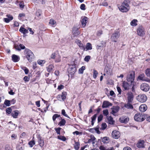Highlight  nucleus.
<instances>
[{"mask_svg":"<svg viewBox=\"0 0 150 150\" xmlns=\"http://www.w3.org/2000/svg\"><path fill=\"white\" fill-rule=\"evenodd\" d=\"M130 3V0H124L122 3L121 5L118 6V8L120 11L122 12H127L130 9L129 4Z\"/></svg>","mask_w":150,"mask_h":150,"instance_id":"f257e3e1","label":"nucleus"},{"mask_svg":"<svg viewBox=\"0 0 150 150\" xmlns=\"http://www.w3.org/2000/svg\"><path fill=\"white\" fill-rule=\"evenodd\" d=\"M24 54L28 60L31 62L34 57V54L32 52L28 49H25L24 51Z\"/></svg>","mask_w":150,"mask_h":150,"instance_id":"f03ea898","label":"nucleus"},{"mask_svg":"<svg viewBox=\"0 0 150 150\" xmlns=\"http://www.w3.org/2000/svg\"><path fill=\"white\" fill-rule=\"evenodd\" d=\"M134 79V72H133L128 75L127 76V80L128 82L131 83V84L134 85L133 83Z\"/></svg>","mask_w":150,"mask_h":150,"instance_id":"7ed1b4c3","label":"nucleus"},{"mask_svg":"<svg viewBox=\"0 0 150 150\" xmlns=\"http://www.w3.org/2000/svg\"><path fill=\"white\" fill-rule=\"evenodd\" d=\"M137 99L139 101L144 103L147 100V97L145 95L141 94L137 97Z\"/></svg>","mask_w":150,"mask_h":150,"instance_id":"20e7f679","label":"nucleus"},{"mask_svg":"<svg viewBox=\"0 0 150 150\" xmlns=\"http://www.w3.org/2000/svg\"><path fill=\"white\" fill-rule=\"evenodd\" d=\"M145 33L144 29L143 26H140L137 28V33L138 35L143 36L144 35Z\"/></svg>","mask_w":150,"mask_h":150,"instance_id":"39448f33","label":"nucleus"},{"mask_svg":"<svg viewBox=\"0 0 150 150\" xmlns=\"http://www.w3.org/2000/svg\"><path fill=\"white\" fill-rule=\"evenodd\" d=\"M144 116L142 114H137L134 116L135 120L138 122H142L144 120Z\"/></svg>","mask_w":150,"mask_h":150,"instance_id":"423d86ee","label":"nucleus"},{"mask_svg":"<svg viewBox=\"0 0 150 150\" xmlns=\"http://www.w3.org/2000/svg\"><path fill=\"white\" fill-rule=\"evenodd\" d=\"M120 33L118 31L115 32L112 35L111 38L112 41L117 42V40L120 36Z\"/></svg>","mask_w":150,"mask_h":150,"instance_id":"0eeeda50","label":"nucleus"},{"mask_svg":"<svg viewBox=\"0 0 150 150\" xmlns=\"http://www.w3.org/2000/svg\"><path fill=\"white\" fill-rule=\"evenodd\" d=\"M149 86L146 83H143L140 86V88L144 91H148L149 90Z\"/></svg>","mask_w":150,"mask_h":150,"instance_id":"6e6552de","label":"nucleus"},{"mask_svg":"<svg viewBox=\"0 0 150 150\" xmlns=\"http://www.w3.org/2000/svg\"><path fill=\"white\" fill-rule=\"evenodd\" d=\"M120 133L119 131L116 130L113 131L112 133V137L115 139H117L120 137Z\"/></svg>","mask_w":150,"mask_h":150,"instance_id":"1a4fd4ad","label":"nucleus"},{"mask_svg":"<svg viewBox=\"0 0 150 150\" xmlns=\"http://www.w3.org/2000/svg\"><path fill=\"white\" fill-rule=\"evenodd\" d=\"M132 84H131L129 82L127 83L125 81H124L122 83V86L125 90H128L129 89Z\"/></svg>","mask_w":150,"mask_h":150,"instance_id":"9d476101","label":"nucleus"},{"mask_svg":"<svg viewBox=\"0 0 150 150\" xmlns=\"http://www.w3.org/2000/svg\"><path fill=\"white\" fill-rule=\"evenodd\" d=\"M67 95V93L65 92H63L62 94L58 95L57 96V98L58 100H61L64 101L66 99Z\"/></svg>","mask_w":150,"mask_h":150,"instance_id":"9b49d317","label":"nucleus"},{"mask_svg":"<svg viewBox=\"0 0 150 150\" xmlns=\"http://www.w3.org/2000/svg\"><path fill=\"white\" fill-rule=\"evenodd\" d=\"M127 99L128 102L131 103L133 99L134 96L133 94L131 92H129L127 94Z\"/></svg>","mask_w":150,"mask_h":150,"instance_id":"f8f14e48","label":"nucleus"},{"mask_svg":"<svg viewBox=\"0 0 150 150\" xmlns=\"http://www.w3.org/2000/svg\"><path fill=\"white\" fill-rule=\"evenodd\" d=\"M112 104L111 103L107 101H104L103 103L102 108H105L108 107L109 106H111Z\"/></svg>","mask_w":150,"mask_h":150,"instance_id":"ddd939ff","label":"nucleus"},{"mask_svg":"<svg viewBox=\"0 0 150 150\" xmlns=\"http://www.w3.org/2000/svg\"><path fill=\"white\" fill-rule=\"evenodd\" d=\"M129 118L128 117H122L119 119L120 121L121 122L126 123L129 121Z\"/></svg>","mask_w":150,"mask_h":150,"instance_id":"4468645a","label":"nucleus"},{"mask_svg":"<svg viewBox=\"0 0 150 150\" xmlns=\"http://www.w3.org/2000/svg\"><path fill=\"white\" fill-rule=\"evenodd\" d=\"M72 33L74 36H77L80 34V32L78 29L76 27H74L72 29Z\"/></svg>","mask_w":150,"mask_h":150,"instance_id":"2eb2a0df","label":"nucleus"},{"mask_svg":"<svg viewBox=\"0 0 150 150\" xmlns=\"http://www.w3.org/2000/svg\"><path fill=\"white\" fill-rule=\"evenodd\" d=\"M144 142L143 140L139 141L137 144V146L139 148H142L144 147Z\"/></svg>","mask_w":150,"mask_h":150,"instance_id":"dca6fc26","label":"nucleus"},{"mask_svg":"<svg viewBox=\"0 0 150 150\" xmlns=\"http://www.w3.org/2000/svg\"><path fill=\"white\" fill-rule=\"evenodd\" d=\"M147 109V106L146 105L143 104L141 105L139 107V110L141 112L145 111Z\"/></svg>","mask_w":150,"mask_h":150,"instance_id":"f3484780","label":"nucleus"},{"mask_svg":"<svg viewBox=\"0 0 150 150\" xmlns=\"http://www.w3.org/2000/svg\"><path fill=\"white\" fill-rule=\"evenodd\" d=\"M88 18L85 17H84L81 20V24L82 27L84 28L86 25V23H87Z\"/></svg>","mask_w":150,"mask_h":150,"instance_id":"a211bd4d","label":"nucleus"},{"mask_svg":"<svg viewBox=\"0 0 150 150\" xmlns=\"http://www.w3.org/2000/svg\"><path fill=\"white\" fill-rule=\"evenodd\" d=\"M111 109L112 110V111L111 113L114 115L115 113L118 112L119 108L117 107H114L113 108H111Z\"/></svg>","mask_w":150,"mask_h":150,"instance_id":"6ab92c4d","label":"nucleus"},{"mask_svg":"<svg viewBox=\"0 0 150 150\" xmlns=\"http://www.w3.org/2000/svg\"><path fill=\"white\" fill-rule=\"evenodd\" d=\"M12 60L14 62H17L19 60V57L15 54H13L12 55Z\"/></svg>","mask_w":150,"mask_h":150,"instance_id":"aec40b11","label":"nucleus"},{"mask_svg":"<svg viewBox=\"0 0 150 150\" xmlns=\"http://www.w3.org/2000/svg\"><path fill=\"white\" fill-rule=\"evenodd\" d=\"M77 44L81 49L83 50H85V45L81 43L80 41L79 40L77 42Z\"/></svg>","mask_w":150,"mask_h":150,"instance_id":"412c9836","label":"nucleus"},{"mask_svg":"<svg viewBox=\"0 0 150 150\" xmlns=\"http://www.w3.org/2000/svg\"><path fill=\"white\" fill-rule=\"evenodd\" d=\"M19 112L18 110H15L12 112L11 115L14 118H17L19 114Z\"/></svg>","mask_w":150,"mask_h":150,"instance_id":"4be33fe9","label":"nucleus"},{"mask_svg":"<svg viewBox=\"0 0 150 150\" xmlns=\"http://www.w3.org/2000/svg\"><path fill=\"white\" fill-rule=\"evenodd\" d=\"M75 68H71L69 70V72L71 76L74 75L76 72Z\"/></svg>","mask_w":150,"mask_h":150,"instance_id":"5701e85b","label":"nucleus"},{"mask_svg":"<svg viewBox=\"0 0 150 150\" xmlns=\"http://www.w3.org/2000/svg\"><path fill=\"white\" fill-rule=\"evenodd\" d=\"M19 31L24 34L28 33V30L22 27H21Z\"/></svg>","mask_w":150,"mask_h":150,"instance_id":"b1692460","label":"nucleus"},{"mask_svg":"<svg viewBox=\"0 0 150 150\" xmlns=\"http://www.w3.org/2000/svg\"><path fill=\"white\" fill-rule=\"evenodd\" d=\"M99 149L100 150H114L113 147L106 148L103 146H100L99 147Z\"/></svg>","mask_w":150,"mask_h":150,"instance_id":"393cba45","label":"nucleus"},{"mask_svg":"<svg viewBox=\"0 0 150 150\" xmlns=\"http://www.w3.org/2000/svg\"><path fill=\"white\" fill-rule=\"evenodd\" d=\"M138 80L142 81H146V78L144 74L140 75L137 78Z\"/></svg>","mask_w":150,"mask_h":150,"instance_id":"a878e982","label":"nucleus"},{"mask_svg":"<svg viewBox=\"0 0 150 150\" xmlns=\"http://www.w3.org/2000/svg\"><path fill=\"white\" fill-rule=\"evenodd\" d=\"M107 119L108 123L110 124H114V121L113 120V118L111 116L107 117Z\"/></svg>","mask_w":150,"mask_h":150,"instance_id":"bb28decb","label":"nucleus"},{"mask_svg":"<svg viewBox=\"0 0 150 150\" xmlns=\"http://www.w3.org/2000/svg\"><path fill=\"white\" fill-rule=\"evenodd\" d=\"M85 48L86 49V50H91L92 49L91 44L89 42L87 43Z\"/></svg>","mask_w":150,"mask_h":150,"instance_id":"cd10ccee","label":"nucleus"},{"mask_svg":"<svg viewBox=\"0 0 150 150\" xmlns=\"http://www.w3.org/2000/svg\"><path fill=\"white\" fill-rule=\"evenodd\" d=\"M137 21L136 19H133L130 23V25L132 26H136L137 25Z\"/></svg>","mask_w":150,"mask_h":150,"instance_id":"c85d7f7f","label":"nucleus"},{"mask_svg":"<svg viewBox=\"0 0 150 150\" xmlns=\"http://www.w3.org/2000/svg\"><path fill=\"white\" fill-rule=\"evenodd\" d=\"M54 68V67L53 65H49L48 67H47V71L48 72H50L52 71Z\"/></svg>","mask_w":150,"mask_h":150,"instance_id":"c756f323","label":"nucleus"},{"mask_svg":"<svg viewBox=\"0 0 150 150\" xmlns=\"http://www.w3.org/2000/svg\"><path fill=\"white\" fill-rule=\"evenodd\" d=\"M66 123L65 120L64 119H62L61 121L59 122L58 125L60 126L64 125Z\"/></svg>","mask_w":150,"mask_h":150,"instance_id":"7c9ffc66","label":"nucleus"},{"mask_svg":"<svg viewBox=\"0 0 150 150\" xmlns=\"http://www.w3.org/2000/svg\"><path fill=\"white\" fill-rule=\"evenodd\" d=\"M75 144L74 145V148L76 150H78L79 148L80 144L79 142H76L75 141Z\"/></svg>","mask_w":150,"mask_h":150,"instance_id":"2f4dec72","label":"nucleus"},{"mask_svg":"<svg viewBox=\"0 0 150 150\" xmlns=\"http://www.w3.org/2000/svg\"><path fill=\"white\" fill-rule=\"evenodd\" d=\"M130 103H129L128 102V103L125 104V106L128 109H132L133 107L132 105Z\"/></svg>","mask_w":150,"mask_h":150,"instance_id":"473e14b6","label":"nucleus"},{"mask_svg":"<svg viewBox=\"0 0 150 150\" xmlns=\"http://www.w3.org/2000/svg\"><path fill=\"white\" fill-rule=\"evenodd\" d=\"M38 143L39 145L41 147H42L44 145V141L40 138H39Z\"/></svg>","mask_w":150,"mask_h":150,"instance_id":"72a5a7b5","label":"nucleus"},{"mask_svg":"<svg viewBox=\"0 0 150 150\" xmlns=\"http://www.w3.org/2000/svg\"><path fill=\"white\" fill-rule=\"evenodd\" d=\"M57 138L63 141H65L66 140V138L65 137L61 135L58 136Z\"/></svg>","mask_w":150,"mask_h":150,"instance_id":"f704fd0d","label":"nucleus"},{"mask_svg":"<svg viewBox=\"0 0 150 150\" xmlns=\"http://www.w3.org/2000/svg\"><path fill=\"white\" fill-rule=\"evenodd\" d=\"M109 139L107 137H104L102 139V141L104 143H107L108 142Z\"/></svg>","mask_w":150,"mask_h":150,"instance_id":"c9c22d12","label":"nucleus"},{"mask_svg":"<svg viewBox=\"0 0 150 150\" xmlns=\"http://www.w3.org/2000/svg\"><path fill=\"white\" fill-rule=\"evenodd\" d=\"M85 67L84 66H82L81 68H80L79 70V73L82 74L83 73V71L85 69Z\"/></svg>","mask_w":150,"mask_h":150,"instance_id":"e433bc0d","label":"nucleus"},{"mask_svg":"<svg viewBox=\"0 0 150 150\" xmlns=\"http://www.w3.org/2000/svg\"><path fill=\"white\" fill-rule=\"evenodd\" d=\"M93 77L95 79H96V78L97 77V75L98 74V72L97 71L95 70H93Z\"/></svg>","mask_w":150,"mask_h":150,"instance_id":"4c0bfd02","label":"nucleus"},{"mask_svg":"<svg viewBox=\"0 0 150 150\" xmlns=\"http://www.w3.org/2000/svg\"><path fill=\"white\" fill-rule=\"evenodd\" d=\"M35 144V142L34 141H31L28 144L31 147H32Z\"/></svg>","mask_w":150,"mask_h":150,"instance_id":"58836bf2","label":"nucleus"},{"mask_svg":"<svg viewBox=\"0 0 150 150\" xmlns=\"http://www.w3.org/2000/svg\"><path fill=\"white\" fill-rule=\"evenodd\" d=\"M61 61V57L59 55H58V56H57V57L55 60V62H60Z\"/></svg>","mask_w":150,"mask_h":150,"instance_id":"ea45409f","label":"nucleus"},{"mask_svg":"<svg viewBox=\"0 0 150 150\" xmlns=\"http://www.w3.org/2000/svg\"><path fill=\"white\" fill-rule=\"evenodd\" d=\"M60 117V115L57 114H54L52 117V119L54 121H55L56 118Z\"/></svg>","mask_w":150,"mask_h":150,"instance_id":"a19ab883","label":"nucleus"},{"mask_svg":"<svg viewBox=\"0 0 150 150\" xmlns=\"http://www.w3.org/2000/svg\"><path fill=\"white\" fill-rule=\"evenodd\" d=\"M49 23L50 24H51L52 25H54L55 24L56 22V21H54L53 19H51L50 20V21L49 22Z\"/></svg>","mask_w":150,"mask_h":150,"instance_id":"79ce46f5","label":"nucleus"},{"mask_svg":"<svg viewBox=\"0 0 150 150\" xmlns=\"http://www.w3.org/2000/svg\"><path fill=\"white\" fill-rule=\"evenodd\" d=\"M10 101L7 100H6L4 102V104L7 106H10Z\"/></svg>","mask_w":150,"mask_h":150,"instance_id":"37998d69","label":"nucleus"},{"mask_svg":"<svg viewBox=\"0 0 150 150\" xmlns=\"http://www.w3.org/2000/svg\"><path fill=\"white\" fill-rule=\"evenodd\" d=\"M145 73L147 76L150 77V69H147L146 70Z\"/></svg>","mask_w":150,"mask_h":150,"instance_id":"c03bdc74","label":"nucleus"},{"mask_svg":"<svg viewBox=\"0 0 150 150\" xmlns=\"http://www.w3.org/2000/svg\"><path fill=\"white\" fill-rule=\"evenodd\" d=\"M62 114L64 116L68 117V118H70V117L66 114V112L63 109L62 110Z\"/></svg>","mask_w":150,"mask_h":150,"instance_id":"a18cd8bd","label":"nucleus"},{"mask_svg":"<svg viewBox=\"0 0 150 150\" xmlns=\"http://www.w3.org/2000/svg\"><path fill=\"white\" fill-rule=\"evenodd\" d=\"M91 59V57L89 55L86 56L84 58V60L88 62Z\"/></svg>","mask_w":150,"mask_h":150,"instance_id":"49530a36","label":"nucleus"},{"mask_svg":"<svg viewBox=\"0 0 150 150\" xmlns=\"http://www.w3.org/2000/svg\"><path fill=\"white\" fill-rule=\"evenodd\" d=\"M107 125L105 123H103L101 125V129L102 130L105 129Z\"/></svg>","mask_w":150,"mask_h":150,"instance_id":"de8ad7c7","label":"nucleus"},{"mask_svg":"<svg viewBox=\"0 0 150 150\" xmlns=\"http://www.w3.org/2000/svg\"><path fill=\"white\" fill-rule=\"evenodd\" d=\"M93 130H95L98 134H99L100 133V132L98 128L96 127L95 128H92L91 129V131Z\"/></svg>","mask_w":150,"mask_h":150,"instance_id":"09e8293b","label":"nucleus"},{"mask_svg":"<svg viewBox=\"0 0 150 150\" xmlns=\"http://www.w3.org/2000/svg\"><path fill=\"white\" fill-rule=\"evenodd\" d=\"M61 129V128L60 127L55 128V130L58 134H60V130Z\"/></svg>","mask_w":150,"mask_h":150,"instance_id":"8fccbe9b","label":"nucleus"},{"mask_svg":"<svg viewBox=\"0 0 150 150\" xmlns=\"http://www.w3.org/2000/svg\"><path fill=\"white\" fill-rule=\"evenodd\" d=\"M103 113L104 115L107 116L109 114V112L108 110L106 109L104 110L103 111Z\"/></svg>","mask_w":150,"mask_h":150,"instance_id":"3c124183","label":"nucleus"},{"mask_svg":"<svg viewBox=\"0 0 150 150\" xmlns=\"http://www.w3.org/2000/svg\"><path fill=\"white\" fill-rule=\"evenodd\" d=\"M12 111V109L11 108H6V112L8 114H10L11 113Z\"/></svg>","mask_w":150,"mask_h":150,"instance_id":"603ef678","label":"nucleus"},{"mask_svg":"<svg viewBox=\"0 0 150 150\" xmlns=\"http://www.w3.org/2000/svg\"><path fill=\"white\" fill-rule=\"evenodd\" d=\"M14 47L15 49L17 50H21V49L19 46V45H15L14 46Z\"/></svg>","mask_w":150,"mask_h":150,"instance_id":"864d4df0","label":"nucleus"},{"mask_svg":"<svg viewBox=\"0 0 150 150\" xmlns=\"http://www.w3.org/2000/svg\"><path fill=\"white\" fill-rule=\"evenodd\" d=\"M103 116L102 115H100L98 117V122H100L103 119Z\"/></svg>","mask_w":150,"mask_h":150,"instance_id":"5fc2aeb1","label":"nucleus"},{"mask_svg":"<svg viewBox=\"0 0 150 150\" xmlns=\"http://www.w3.org/2000/svg\"><path fill=\"white\" fill-rule=\"evenodd\" d=\"M58 55L54 53H53L51 56V57L52 59H55L56 57H57V56Z\"/></svg>","mask_w":150,"mask_h":150,"instance_id":"6e6d98bb","label":"nucleus"},{"mask_svg":"<svg viewBox=\"0 0 150 150\" xmlns=\"http://www.w3.org/2000/svg\"><path fill=\"white\" fill-rule=\"evenodd\" d=\"M85 5L84 4H82L81 5L80 8L82 10H85Z\"/></svg>","mask_w":150,"mask_h":150,"instance_id":"4d7b16f0","label":"nucleus"},{"mask_svg":"<svg viewBox=\"0 0 150 150\" xmlns=\"http://www.w3.org/2000/svg\"><path fill=\"white\" fill-rule=\"evenodd\" d=\"M6 16L9 19V20H10L11 21L13 19V16L10 15H6Z\"/></svg>","mask_w":150,"mask_h":150,"instance_id":"13d9d810","label":"nucleus"},{"mask_svg":"<svg viewBox=\"0 0 150 150\" xmlns=\"http://www.w3.org/2000/svg\"><path fill=\"white\" fill-rule=\"evenodd\" d=\"M41 11L40 10H38L36 12V15L38 16L39 17L41 16Z\"/></svg>","mask_w":150,"mask_h":150,"instance_id":"bf43d9fd","label":"nucleus"},{"mask_svg":"<svg viewBox=\"0 0 150 150\" xmlns=\"http://www.w3.org/2000/svg\"><path fill=\"white\" fill-rule=\"evenodd\" d=\"M45 62L44 60H39L38 61V64L40 65H41L42 64H44Z\"/></svg>","mask_w":150,"mask_h":150,"instance_id":"052dcab7","label":"nucleus"},{"mask_svg":"<svg viewBox=\"0 0 150 150\" xmlns=\"http://www.w3.org/2000/svg\"><path fill=\"white\" fill-rule=\"evenodd\" d=\"M105 71L107 74L109 73L110 71V69H109L108 67L105 68Z\"/></svg>","mask_w":150,"mask_h":150,"instance_id":"680f3d73","label":"nucleus"},{"mask_svg":"<svg viewBox=\"0 0 150 150\" xmlns=\"http://www.w3.org/2000/svg\"><path fill=\"white\" fill-rule=\"evenodd\" d=\"M117 91L119 93V94H121V92H122L121 89L119 86H117Z\"/></svg>","mask_w":150,"mask_h":150,"instance_id":"e2e57ef3","label":"nucleus"},{"mask_svg":"<svg viewBox=\"0 0 150 150\" xmlns=\"http://www.w3.org/2000/svg\"><path fill=\"white\" fill-rule=\"evenodd\" d=\"M97 116V114H96L94 115V116H93V117H91L92 120L94 121L96 119Z\"/></svg>","mask_w":150,"mask_h":150,"instance_id":"0e129e2a","label":"nucleus"},{"mask_svg":"<svg viewBox=\"0 0 150 150\" xmlns=\"http://www.w3.org/2000/svg\"><path fill=\"white\" fill-rule=\"evenodd\" d=\"M11 137H12V139H14L17 138V136L15 134H13L11 135Z\"/></svg>","mask_w":150,"mask_h":150,"instance_id":"69168bd1","label":"nucleus"},{"mask_svg":"<svg viewBox=\"0 0 150 150\" xmlns=\"http://www.w3.org/2000/svg\"><path fill=\"white\" fill-rule=\"evenodd\" d=\"M64 88V86L63 85H60L58 86V89L60 90L63 89Z\"/></svg>","mask_w":150,"mask_h":150,"instance_id":"338daca9","label":"nucleus"},{"mask_svg":"<svg viewBox=\"0 0 150 150\" xmlns=\"http://www.w3.org/2000/svg\"><path fill=\"white\" fill-rule=\"evenodd\" d=\"M123 150H132L131 148L129 146H126L124 148Z\"/></svg>","mask_w":150,"mask_h":150,"instance_id":"774afa93","label":"nucleus"}]
</instances>
